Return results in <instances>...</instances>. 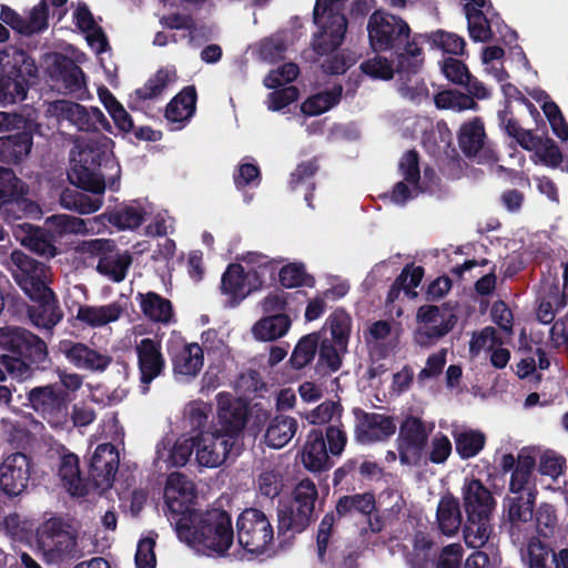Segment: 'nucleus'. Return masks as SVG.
Listing matches in <instances>:
<instances>
[{
	"instance_id": "35",
	"label": "nucleus",
	"mask_w": 568,
	"mask_h": 568,
	"mask_svg": "<svg viewBox=\"0 0 568 568\" xmlns=\"http://www.w3.org/2000/svg\"><path fill=\"white\" fill-rule=\"evenodd\" d=\"M433 538L417 530L412 539V548L404 552V560L408 568H432L437 557Z\"/></svg>"
},
{
	"instance_id": "27",
	"label": "nucleus",
	"mask_w": 568,
	"mask_h": 568,
	"mask_svg": "<svg viewBox=\"0 0 568 568\" xmlns=\"http://www.w3.org/2000/svg\"><path fill=\"white\" fill-rule=\"evenodd\" d=\"M28 192L29 186L12 169L0 166V201L7 206H17L31 213L38 205L26 197Z\"/></svg>"
},
{
	"instance_id": "43",
	"label": "nucleus",
	"mask_w": 568,
	"mask_h": 568,
	"mask_svg": "<svg viewBox=\"0 0 568 568\" xmlns=\"http://www.w3.org/2000/svg\"><path fill=\"white\" fill-rule=\"evenodd\" d=\"M132 261L128 251L121 253L115 246L110 254L99 258L97 271L112 282L120 283L125 280Z\"/></svg>"
},
{
	"instance_id": "57",
	"label": "nucleus",
	"mask_w": 568,
	"mask_h": 568,
	"mask_svg": "<svg viewBox=\"0 0 568 568\" xmlns=\"http://www.w3.org/2000/svg\"><path fill=\"white\" fill-rule=\"evenodd\" d=\"M556 554L551 547L539 539H530L526 557L528 568H557Z\"/></svg>"
},
{
	"instance_id": "31",
	"label": "nucleus",
	"mask_w": 568,
	"mask_h": 568,
	"mask_svg": "<svg viewBox=\"0 0 568 568\" xmlns=\"http://www.w3.org/2000/svg\"><path fill=\"white\" fill-rule=\"evenodd\" d=\"M173 372L176 375L196 376L204 364L203 348L197 343L174 346L169 349Z\"/></svg>"
},
{
	"instance_id": "46",
	"label": "nucleus",
	"mask_w": 568,
	"mask_h": 568,
	"mask_svg": "<svg viewBox=\"0 0 568 568\" xmlns=\"http://www.w3.org/2000/svg\"><path fill=\"white\" fill-rule=\"evenodd\" d=\"M138 300L145 317L158 323H170L174 313L171 301L155 292L139 293Z\"/></svg>"
},
{
	"instance_id": "9",
	"label": "nucleus",
	"mask_w": 568,
	"mask_h": 568,
	"mask_svg": "<svg viewBox=\"0 0 568 568\" xmlns=\"http://www.w3.org/2000/svg\"><path fill=\"white\" fill-rule=\"evenodd\" d=\"M367 32L373 51L385 52L402 49L408 42L410 28L402 18L376 10L368 19Z\"/></svg>"
},
{
	"instance_id": "32",
	"label": "nucleus",
	"mask_w": 568,
	"mask_h": 568,
	"mask_svg": "<svg viewBox=\"0 0 568 568\" xmlns=\"http://www.w3.org/2000/svg\"><path fill=\"white\" fill-rule=\"evenodd\" d=\"M377 511L376 498L373 491L356 493L341 496L335 504V520L369 516Z\"/></svg>"
},
{
	"instance_id": "48",
	"label": "nucleus",
	"mask_w": 568,
	"mask_h": 568,
	"mask_svg": "<svg viewBox=\"0 0 568 568\" xmlns=\"http://www.w3.org/2000/svg\"><path fill=\"white\" fill-rule=\"evenodd\" d=\"M291 320L286 314H274L261 318L253 326V335L258 341L271 342L286 334Z\"/></svg>"
},
{
	"instance_id": "34",
	"label": "nucleus",
	"mask_w": 568,
	"mask_h": 568,
	"mask_svg": "<svg viewBox=\"0 0 568 568\" xmlns=\"http://www.w3.org/2000/svg\"><path fill=\"white\" fill-rule=\"evenodd\" d=\"M197 92L194 85L184 87L171 99L165 108V119L171 123L180 124L182 128L189 122L196 111Z\"/></svg>"
},
{
	"instance_id": "47",
	"label": "nucleus",
	"mask_w": 568,
	"mask_h": 568,
	"mask_svg": "<svg viewBox=\"0 0 568 568\" xmlns=\"http://www.w3.org/2000/svg\"><path fill=\"white\" fill-rule=\"evenodd\" d=\"M318 169L320 166L316 159L304 161L296 166L294 172L291 173V179L288 181V187L291 191H296L302 186L305 187L306 192L304 194V200L310 207H313L312 202L314 191L316 189L314 176Z\"/></svg>"
},
{
	"instance_id": "49",
	"label": "nucleus",
	"mask_w": 568,
	"mask_h": 568,
	"mask_svg": "<svg viewBox=\"0 0 568 568\" xmlns=\"http://www.w3.org/2000/svg\"><path fill=\"white\" fill-rule=\"evenodd\" d=\"M342 93L343 87L335 84L332 89L321 91L307 98L303 102L301 110L310 116L320 115L337 105L341 102Z\"/></svg>"
},
{
	"instance_id": "39",
	"label": "nucleus",
	"mask_w": 568,
	"mask_h": 568,
	"mask_svg": "<svg viewBox=\"0 0 568 568\" xmlns=\"http://www.w3.org/2000/svg\"><path fill=\"white\" fill-rule=\"evenodd\" d=\"M58 475L71 495L83 497L88 494V484L81 475L79 457L75 454L68 453L61 456Z\"/></svg>"
},
{
	"instance_id": "4",
	"label": "nucleus",
	"mask_w": 568,
	"mask_h": 568,
	"mask_svg": "<svg viewBox=\"0 0 568 568\" xmlns=\"http://www.w3.org/2000/svg\"><path fill=\"white\" fill-rule=\"evenodd\" d=\"M466 521L463 526L465 544L470 548L486 546L493 531L490 516L496 506L491 491L478 478H465L462 487Z\"/></svg>"
},
{
	"instance_id": "33",
	"label": "nucleus",
	"mask_w": 568,
	"mask_h": 568,
	"mask_svg": "<svg viewBox=\"0 0 568 568\" xmlns=\"http://www.w3.org/2000/svg\"><path fill=\"white\" fill-rule=\"evenodd\" d=\"M314 520L312 514L292 505L291 503L281 504L277 507V535L284 538H294L303 532Z\"/></svg>"
},
{
	"instance_id": "41",
	"label": "nucleus",
	"mask_w": 568,
	"mask_h": 568,
	"mask_svg": "<svg viewBox=\"0 0 568 568\" xmlns=\"http://www.w3.org/2000/svg\"><path fill=\"white\" fill-rule=\"evenodd\" d=\"M75 186L74 189L67 187L61 192L60 204L62 207L82 215L94 213L101 209L103 194L89 195L85 193L87 191Z\"/></svg>"
},
{
	"instance_id": "11",
	"label": "nucleus",
	"mask_w": 568,
	"mask_h": 568,
	"mask_svg": "<svg viewBox=\"0 0 568 568\" xmlns=\"http://www.w3.org/2000/svg\"><path fill=\"white\" fill-rule=\"evenodd\" d=\"M58 383L36 386L27 392L28 405L51 425H60L69 416L73 397Z\"/></svg>"
},
{
	"instance_id": "7",
	"label": "nucleus",
	"mask_w": 568,
	"mask_h": 568,
	"mask_svg": "<svg viewBox=\"0 0 568 568\" xmlns=\"http://www.w3.org/2000/svg\"><path fill=\"white\" fill-rule=\"evenodd\" d=\"M346 0H316L313 22L317 31L312 38V49L316 54H325L341 47L347 31V19L343 13Z\"/></svg>"
},
{
	"instance_id": "24",
	"label": "nucleus",
	"mask_w": 568,
	"mask_h": 568,
	"mask_svg": "<svg viewBox=\"0 0 568 568\" xmlns=\"http://www.w3.org/2000/svg\"><path fill=\"white\" fill-rule=\"evenodd\" d=\"M161 349V343L149 337L142 338L135 345L140 382L144 392H146L149 385L164 372L165 359Z\"/></svg>"
},
{
	"instance_id": "13",
	"label": "nucleus",
	"mask_w": 568,
	"mask_h": 568,
	"mask_svg": "<svg viewBox=\"0 0 568 568\" xmlns=\"http://www.w3.org/2000/svg\"><path fill=\"white\" fill-rule=\"evenodd\" d=\"M248 414L250 407L246 402L231 394L221 393L217 395V422L210 430L235 445L243 435Z\"/></svg>"
},
{
	"instance_id": "20",
	"label": "nucleus",
	"mask_w": 568,
	"mask_h": 568,
	"mask_svg": "<svg viewBox=\"0 0 568 568\" xmlns=\"http://www.w3.org/2000/svg\"><path fill=\"white\" fill-rule=\"evenodd\" d=\"M120 456L116 447L111 443L97 446L89 462V478L95 488L108 489L114 481L119 469Z\"/></svg>"
},
{
	"instance_id": "62",
	"label": "nucleus",
	"mask_w": 568,
	"mask_h": 568,
	"mask_svg": "<svg viewBox=\"0 0 568 568\" xmlns=\"http://www.w3.org/2000/svg\"><path fill=\"white\" fill-rule=\"evenodd\" d=\"M109 221L121 230H133L143 223L144 212L141 207L123 205L110 214Z\"/></svg>"
},
{
	"instance_id": "17",
	"label": "nucleus",
	"mask_w": 568,
	"mask_h": 568,
	"mask_svg": "<svg viewBox=\"0 0 568 568\" xmlns=\"http://www.w3.org/2000/svg\"><path fill=\"white\" fill-rule=\"evenodd\" d=\"M32 469V459L17 452L8 455L0 464V493L8 499L27 493Z\"/></svg>"
},
{
	"instance_id": "30",
	"label": "nucleus",
	"mask_w": 568,
	"mask_h": 568,
	"mask_svg": "<svg viewBox=\"0 0 568 568\" xmlns=\"http://www.w3.org/2000/svg\"><path fill=\"white\" fill-rule=\"evenodd\" d=\"M128 298H121L105 305H80L77 312V320L90 327H102L109 323L116 322L126 312Z\"/></svg>"
},
{
	"instance_id": "3",
	"label": "nucleus",
	"mask_w": 568,
	"mask_h": 568,
	"mask_svg": "<svg viewBox=\"0 0 568 568\" xmlns=\"http://www.w3.org/2000/svg\"><path fill=\"white\" fill-rule=\"evenodd\" d=\"M1 365L18 381L33 377L37 371H47L52 365L47 343L22 327L0 328Z\"/></svg>"
},
{
	"instance_id": "64",
	"label": "nucleus",
	"mask_w": 568,
	"mask_h": 568,
	"mask_svg": "<svg viewBox=\"0 0 568 568\" xmlns=\"http://www.w3.org/2000/svg\"><path fill=\"white\" fill-rule=\"evenodd\" d=\"M434 101L438 109L467 110L476 105L475 101L469 95L457 90H445L438 92L435 95Z\"/></svg>"
},
{
	"instance_id": "1",
	"label": "nucleus",
	"mask_w": 568,
	"mask_h": 568,
	"mask_svg": "<svg viewBox=\"0 0 568 568\" xmlns=\"http://www.w3.org/2000/svg\"><path fill=\"white\" fill-rule=\"evenodd\" d=\"M169 519L179 539L197 552L223 557L233 545L231 515L221 508L201 511L179 500L169 499Z\"/></svg>"
},
{
	"instance_id": "37",
	"label": "nucleus",
	"mask_w": 568,
	"mask_h": 568,
	"mask_svg": "<svg viewBox=\"0 0 568 568\" xmlns=\"http://www.w3.org/2000/svg\"><path fill=\"white\" fill-rule=\"evenodd\" d=\"M302 463L311 471H321L329 467L325 438L321 429L313 428L302 452Z\"/></svg>"
},
{
	"instance_id": "54",
	"label": "nucleus",
	"mask_w": 568,
	"mask_h": 568,
	"mask_svg": "<svg viewBox=\"0 0 568 568\" xmlns=\"http://www.w3.org/2000/svg\"><path fill=\"white\" fill-rule=\"evenodd\" d=\"M455 448L462 459L478 455L485 446L486 437L479 430H465L454 434Z\"/></svg>"
},
{
	"instance_id": "50",
	"label": "nucleus",
	"mask_w": 568,
	"mask_h": 568,
	"mask_svg": "<svg viewBox=\"0 0 568 568\" xmlns=\"http://www.w3.org/2000/svg\"><path fill=\"white\" fill-rule=\"evenodd\" d=\"M321 341V332H314L303 336L295 345L290 357V364L294 369H302L311 364L317 353Z\"/></svg>"
},
{
	"instance_id": "16",
	"label": "nucleus",
	"mask_w": 568,
	"mask_h": 568,
	"mask_svg": "<svg viewBox=\"0 0 568 568\" xmlns=\"http://www.w3.org/2000/svg\"><path fill=\"white\" fill-rule=\"evenodd\" d=\"M49 110L58 119L69 121L79 131L95 132L103 130L108 133H112L110 121L98 106L88 109L73 101L57 100L51 103Z\"/></svg>"
},
{
	"instance_id": "6",
	"label": "nucleus",
	"mask_w": 568,
	"mask_h": 568,
	"mask_svg": "<svg viewBox=\"0 0 568 568\" xmlns=\"http://www.w3.org/2000/svg\"><path fill=\"white\" fill-rule=\"evenodd\" d=\"M36 60L24 50L11 48L0 57V103L13 104L26 100L38 79Z\"/></svg>"
},
{
	"instance_id": "55",
	"label": "nucleus",
	"mask_w": 568,
	"mask_h": 568,
	"mask_svg": "<svg viewBox=\"0 0 568 568\" xmlns=\"http://www.w3.org/2000/svg\"><path fill=\"white\" fill-rule=\"evenodd\" d=\"M432 48L440 49L445 53L463 55L466 47L464 38L456 33L436 30L423 36Z\"/></svg>"
},
{
	"instance_id": "8",
	"label": "nucleus",
	"mask_w": 568,
	"mask_h": 568,
	"mask_svg": "<svg viewBox=\"0 0 568 568\" xmlns=\"http://www.w3.org/2000/svg\"><path fill=\"white\" fill-rule=\"evenodd\" d=\"M352 318L344 308H336L325 322L318 344V365L329 372H337L342 366V355L347 352Z\"/></svg>"
},
{
	"instance_id": "51",
	"label": "nucleus",
	"mask_w": 568,
	"mask_h": 568,
	"mask_svg": "<svg viewBox=\"0 0 568 568\" xmlns=\"http://www.w3.org/2000/svg\"><path fill=\"white\" fill-rule=\"evenodd\" d=\"M175 72L168 69H159L142 88H138L134 94L138 100H153L162 95L170 82L174 81Z\"/></svg>"
},
{
	"instance_id": "25",
	"label": "nucleus",
	"mask_w": 568,
	"mask_h": 568,
	"mask_svg": "<svg viewBox=\"0 0 568 568\" xmlns=\"http://www.w3.org/2000/svg\"><path fill=\"white\" fill-rule=\"evenodd\" d=\"M33 146V128L29 122L14 133L0 136V163L20 165L30 155Z\"/></svg>"
},
{
	"instance_id": "15",
	"label": "nucleus",
	"mask_w": 568,
	"mask_h": 568,
	"mask_svg": "<svg viewBox=\"0 0 568 568\" xmlns=\"http://www.w3.org/2000/svg\"><path fill=\"white\" fill-rule=\"evenodd\" d=\"M9 270L27 296L49 286L50 267L29 256L21 250H13L8 260Z\"/></svg>"
},
{
	"instance_id": "59",
	"label": "nucleus",
	"mask_w": 568,
	"mask_h": 568,
	"mask_svg": "<svg viewBox=\"0 0 568 568\" xmlns=\"http://www.w3.org/2000/svg\"><path fill=\"white\" fill-rule=\"evenodd\" d=\"M74 19L77 21V26L83 31H92L97 28L95 32L89 36V42L91 44H93L94 42L99 43V47L97 49L99 53L106 51L109 42L102 29L97 27L93 14L85 4L79 6L77 8V10L74 11Z\"/></svg>"
},
{
	"instance_id": "52",
	"label": "nucleus",
	"mask_w": 568,
	"mask_h": 568,
	"mask_svg": "<svg viewBox=\"0 0 568 568\" xmlns=\"http://www.w3.org/2000/svg\"><path fill=\"white\" fill-rule=\"evenodd\" d=\"M481 9L470 3L465 4L469 37L475 42H487L493 36L489 21Z\"/></svg>"
},
{
	"instance_id": "29",
	"label": "nucleus",
	"mask_w": 568,
	"mask_h": 568,
	"mask_svg": "<svg viewBox=\"0 0 568 568\" xmlns=\"http://www.w3.org/2000/svg\"><path fill=\"white\" fill-rule=\"evenodd\" d=\"M485 128L480 119H474L460 126L458 144L466 156L473 158L483 151L486 160L491 162L498 161V156L494 150L485 149Z\"/></svg>"
},
{
	"instance_id": "21",
	"label": "nucleus",
	"mask_w": 568,
	"mask_h": 568,
	"mask_svg": "<svg viewBox=\"0 0 568 568\" xmlns=\"http://www.w3.org/2000/svg\"><path fill=\"white\" fill-rule=\"evenodd\" d=\"M356 424L354 437L361 444H371L389 438L396 432L392 416L377 413H367L361 408L355 409Z\"/></svg>"
},
{
	"instance_id": "61",
	"label": "nucleus",
	"mask_w": 568,
	"mask_h": 568,
	"mask_svg": "<svg viewBox=\"0 0 568 568\" xmlns=\"http://www.w3.org/2000/svg\"><path fill=\"white\" fill-rule=\"evenodd\" d=\"M318 491L314 481L310 478H304L295 486L293 499L290 503L305 510L307 514L314 515Z\"/></svg>"
},
{
	"instance_id": "36",
	"label": "nucleus",
	"mask_w": 568,
	"mask_h": 568,
	"mask_svg": "<svg viewBox=\"0 0 568 568\" xmlns=\"http://www.w3.org/2000/svg\"><path fill=\"white\" fill-rule=\"evenodd\" d=\"M252 276L239 263H231L222 275V293L232 297L233 301H242L248 293L254 291Z\"/></svg>"
},
{
	"instance_id": "22",
	"label": "nucleus",
	"mask_w": 568,
	"mask_h": 568,
	"mask_svg": "<svg viewBox=\"0 0 568 568\" xmlns=\"http://www.w3.org/2000/svg\"><path fill=\"white\" fill-rule=\"evenodd\" d=\"M28 297L32 302L28 306V316L34 326L51 331L62 321L63 311L57 294L50 286Z\"/></svg>"
},
{
	"instance_id": "44",
	"label": "nucleus",
	"mask_w": 568,
	"mask_h": 568,
	"mask_svg": "<svg viewBox=\"0 0 568 568\" xmlns=\"http://www.w3.org/2000/svg\"><path fill=\"white\" fill-rule=\"evenodd\" d=\"M297 430V420L294 417L278 414L273 417L265 432V444L275 449L284 447Z\"/></svg>"
},
{
	"instance_id": "38",
	"label": "nucleus",
	"mask_w": 568,
	"mask_h": 568,
	"mask_svg": "<svg viewBox=\"0 0 568 568\" xmlns=\"http://www.w3.org/2000/svg\"><path fill=\"white\" fill-rule=\"evenodd\" d=\"M436 519L438 528L444 535L457 534L463 525L459 499L450 493L442 496L436 510Z\"/></svg>"
},
{
	"instance_id": "56",
	"label": "nucleus",
	"mask_w": 568,
	"mask_h": 568,
	"mask_svg": "<svg viewBox=\"0 0 568 568\" xmlns=\"http://www.w3.org/2000/svg\"><path fill=\"white\" fill-rule=\"evenodd\" d=\"M277 275L280 284L286 288L312 287L314 285V277L307 274L305 265L301 262L288 263L282 266Z\"/></svg>"
},
{
	"instance_id": "19",
	"label": "nucleus",
	"mask_w": 568,
	"mask_h": 568,
	"mask_svg": "<svg viewBox=\"0 0 568 568\" xmlns=\"http://www.w3.org/2000/svg\"><path fill=\"white\" fill-rule=\"evenodd\" d=\"M59 351L75 368L90 373L105 372L113 361L105 352H99L82 342L71 339L60 341Z\"/></svg>"
},
{
	"instance_id": "28",
	"label": "nucleus",
	"mask_w": 568,
	"mask_h": 568,
	"mask_svg": "<svg viewBox=\"0 0 568 568\" xmlns=\"http://www.w3.org/2000/svg\"><path fill=\"white\" fill-rule=\"evenodd\" d=\"M50 78L63 89L64 93H77L85 88L84 72L70 58L57 54L49 68Z\"/></svg>"
},
{
	"instance_id": "18",
	"label": "nucleus",
	"mask_w": 568,
	"mask_h": 568,
	"mask_svg": "<svg viewBox=\"0 0 568 568\" xmlns=\"http://www.w3.org/2000/svg\"><path fill=\"white\" fill-rule=\"evenodd\" d=\"M0 20L20 36L31 37L48 29L49 6L47 0H40V2L30 10L28 17H23L9 6L2 4L0 9Z\"/></svg>"
},
{
	"instance_id": "42",
	"label": "nucleus",
	"mask_w": 568,
	"mask_h": 568,
	"mask_svg": "<svg viewBox=\"0 0 568 568\" xmlns=\"http://www.w3.org/2000/svg\"><path fill=\"white\" fill-rule=\"evenodd\" d=\"M22 231L24 235L21 239V244L31 252L48 260L58 254V248L54 245V236L48 230L31 224H24Z\"/></svg>"
},
{
	"instance_id": "23",
	"label": "nucleus",
	"mask_w": 568,
	"mask_h": 568,
	"mask_svg": "<svg viewBox=\"0 0 568 568\" xmlns=\"http://www.w3.org/2000/svg\"><path fill=\"white\" fill-rule=\"evenodd\" d=\"M535 498V493L530 490L526 497L519 495L504 499V511L506 514L508 531L513 539L519 541L527 537L526 527H530L534 518Z\"/></svg>"
},
{
	"instance_id": "5",
	"label": "nucleus",
	"mask_w": 568,
	"mask_h": 568,
	"mask_svg": "<svg viewBox=\"0 0 568 568\" xmlns=\"http://www.w3.org/2000/svg\"><path fill=\"white\" fill-rule=\"evenodd\" d=\"M38 551L48 565H67L83 557L78 529L69 519L51 516L36 529Z\"/></svg>"
},
{
	"instance_id": "26",
	"label": "nucleus",
	"mask_w": 568,
	"mask_h": 568,
	"mask_svg": "<svg viewBox=\"0 0 568 568\" xmlns=\"http://www.w3.org/2000/svg\"><path fill=\"white\" fill-rule=\"evenodd\" d=\"M195 458L200 466L214 468L220 466L232 453L234 445L230 439L221 438L209 429L195 434Z\"/></svg>"
},
{
	"instance_id": "45",
	"label": "nucleus",
	"mask_w": 568,
	"mask_h": 568,
	"mask_svg": "<svg viewBox=\"0 0 568 568\" xmlns=\"http://www.w3.org/2000/svg\"><path fill=\"white\" fill-rule=\"evenodd\" d=\"M245 261L255 265V268L250 271V274L253 280V288L257 290L266 283V280L271 283L275 281L278 265L284 262V258H270L262 253L251 252L247 253Z\"/></svg>"
},
{
	"instance_id": "12",
	"label": "nucleus",
	"mask_w": 568,
	"mask_h": 568,
	"mask_svg": "<svg viewBox=\"0 0 568 568\" xmlns=\"http://www.w3.org/2000/svg\"><path fill=\"white\" fill-rule=\"evenodd\" d=\"M425 422L417 416L408 415L400 423L396 439L398 459L405 466H422L429 442V433Z\"/></svg>"
},
{
	"instance_id": "58",
	"label": "nucleus",
	"mask_w": 568,
	"mask_h": 568,
	"mask_svg": "<svg viewBox=\"0 0 568 568\" xmlns=\"http://www.w3.org/2000/svg\"><path fill=\"white\" fill-rule=\"evenodd\" d=\"M194 497V484L186 475L181 473H172L169 475L165 487V504L169 499L179 500L186 504Z\"/></svg>"
},
{
	"instance_id": "14",
	"label": "nucleus",
	"mask_w": 568,
	"mask_h": 568,
	"mask_svg": "<svg viewBox=\"0 0 568 568\" xmlns=\"http://www.w3.org/2000/svg\"><path fill=\"white\" fill-rule=\"evenodd\" d=\"M456 323L455 314L436 305H423L416 313L414 342L422 347H429L446 336Z\"/></svg>"
},
{
	"instance_id": "53",
	"label": "nucleus",
	"mask_w": 568,
	"mask_h": 568,
	"mask_svg": "<svg viewBox=\"0 0 568 568\" xmlns=\"http://www.w3.org/2000/svg\"><path fill=\"white\" fill-rule=\"evenodd\" d=\"M404 52L397 57L396 73L400 79L416 77L423 64V52L419 47L409 41L403 45Z\"/></svg>"
},
{
	"instance_id": "10",
	"label": "nucleus",
	"mask_w": 568,
	"mask_h": 568,
	"mask_svg": "<svg viewBox=\"0 0 568 568\" xmlns=\"http://www.w3.org/2000/svg\"><path fill=\"white\" fill-rule=\"evenodd\" d=\"M239 545L247 552L264 554L274 542V528L264 511L245 508L236 519Z\"/></svg>"
},
{
	"instance_id": "2",
	"label": "nucleus",
	"mask_w": 568,
	"mask_h": 568,
	"mask_svg": "<svg viewBox=\"0 0 568 568\" xmlns=\"http://www.w3.org/2000/svg\"><path fill=\"white\" fill-rule=\"evenodd\" d=\"M108 141L90 139L71 158L69 179L83 191L104 194L106 186L113 192L120 189L121 166L108 151Z\"/></svg>"
},
{
	"instance_id": "40",
	"label": "nucleus",
	"mask_w": 568,
	"mask_h": 568,
	"mask_svg": "<svg viewBox=\"0 0 568 568\" xmlns=\"http://www.w3.org/2000/svg\"><path fill=\"white\" fill-rule=\"evenodd\" d=\"M358 471L361 479L375 480L384 476V468L376 462L368 460L364 456L347 459L333 474V486L337 487L346 476Z\"/></svg>"
},
{
	"instance_id": "60",
	"label": "nucleus",
	"mask_w": 568,
	"mask_h": 568,
	"mask_svg": "<svg viewBox=\"0 0 568 568\" xmlns=\"http://www.w3.org/2000/svg\"><path fill=\"white\" fill-rule=\"evenodd\" d=\"M535 467V457L529 454L520 453L517 458V465L511 473L509 490L514 494L524 490L530 480Z\"/></svg>"
},
{
	"instance_id": "63",
	"label": "nucleus",
	"mask_w": 568,
	"mask_h": 568,
	"mask_svg": "<svg viewBox=\"0 0 568 568\" xmlns=\"http://www.w3.org/2000/svg\"><path fill=\"white\" fill-rule=\"evenodd\" d=\"M453 452L450 439L443 433L438 432L430 440L429 450L425 453L422 465L427 463L440 465L445 464Z\"/></svg>"
}]
</instances>
